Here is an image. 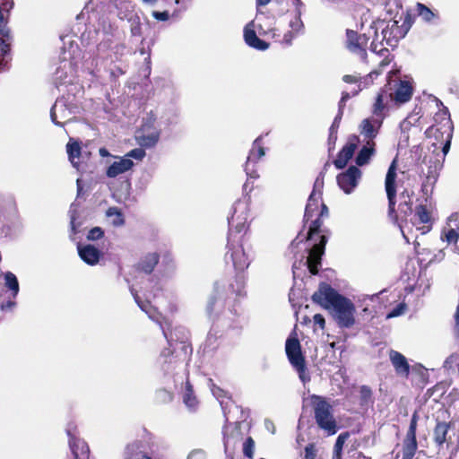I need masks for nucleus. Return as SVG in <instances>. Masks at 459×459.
Returning a JSON list of instances; mask_svg holds the SVG:
<instances>
[{
    "mask_svg": "<svg viewBox=\"0 0 459 459\" xmlns=\"http://www.w3.org/2000/svg\"><path fill=\"white\" fill-rule=\"evenodd\" d=\"M245 279L237 275L230 281L219 280L208 298L206 313L212 320H221L231 328H240L242 313L238 298L245 295Z\"/></svg>",
    "mask_w": 459,
    "mask_h": 459,
    "instance_id": "obj_1",
    "label": "nucleus"
},
{
    "mask_svg": "<svg viewBox=\"0 0 459 459\" xmlns=\"http://www.w3.org/2000/svg\"><path fill=\"white\" fill-rule=\"evenodd\" d=\"M312 300L324 308L331 310L339 327L351 328L354 325L356 313L354 304L329 284L320 283L318 290L312 295Z\"/></svg>",
    "mask_w": 459,
    "mask_h": 459,
    "instance_id": "obj_2",
    "label": "nucleus"
},
{
    "mask_svg": "<svg viewBox=\"0 0 459 459\" xmlns=\"http://www.w3.org/2000/svg\"><path fill=\"white\" fill-rule=\"evenodd\" d=\"M129 289L138 307L148 315L150 319L160 325L169 346L174 347L175 343H179L181 351L185 354H188V345L186 344L188 339L187 330L184 326H175L172 328L171 322L165 319L162 315L157 311V308L151 305L150 296H146V300H142L134 286H130Z\"/></svg>",
    "mask_w": 459,
    "mask_h": 459,
    "instance_id": "obj_3",
    "label": "nucleus"
},
{
    "mask_svg": "<svg viewBox=\"0 0 459 459\" xmlns=\"http://www.w3.org/2000/svg\"><path fill=\"white\" fill-rule=\"evenodd\" d=\"M245 235H237L234 232H229L227 252L225 260L227 263L230 260L234 269L237 271L235 276L242 275L243 272L248 268L254 258V252L250 247L245 243Z\"/></svg>",
    "mask_w": 459,
    "mask_h": 459,
    "instance_id": "obj_4",
    "label": "nucleus"
},
{
    "mask_svg": "<svg viewBox=\"0 0 459 459\" xmlns=\"http://www.w3.org/2000/svg\"><path fill=\"white\" fill-rule=\"evenodd\" d=\"M79 113L80 107L75 101V97L62 96L52 106L50 117L55 125L64 126L72 122Z\"/></svg>",
    "mask_w": 459,
    "mask_h": 459,
    "instance_id": "obj_5",
    "label": "nucleus"
},
{
    "mask_svg": "<svg viewBox=\"0 0 459 459\" xmlns=\"http://www.w3.org/2000/svg\"><path fill=\"white\" fill-rule=\"evenodd\" d=\"M249 198L244 197L236 201L228 218L230 232L245 235L248 230Z\"/></svg>",
    "mask_w": 459,
    "mask_h": 459,
    "instance_id": "obj_6",
    "label": "nucleus"
},
{
    "mask_svg": "<svg viewBox=\"0 0 459 459\" xmlns=\"http://www.w3.org/2000/svg\"><path fill=\"white\" fill-rule=\"evenodd\" d=\"M175 352L176 348L169 346L161 351L158 358L157 363L165 376H175L178 374V370H185L188 354H185L182 351L180 354H175Z\"/></svg>",
    "mask_w": 459,
    "mask_h": 459,
    "instance_id": "obj_7",
    "label": "nucleus"
},
{
    "mask_svg": "<svg viewBox=\"0 0 459 459\" xmlns=\"http://www.w3.org/2000/svg\"><path fill=\"white\" fill-rule=\"evenodd\" d=\"M312 399L317 401L315 403V418L318 427L328 435L335 434L337 425L332 413V406L320 396L313 395Z\"/></svg>",
    "mask_w": 459,
    "mask_h": 459,
    "instance_id": "obj_8",
    "label": "nucleus"
},
{
    "mask_svg": "<svg viewBox=\"0 0 459 459\" xmlns=\"http://www.w3.org/2000/svg\"><path fill=\"white\" fill-rule=\"evenodd\" d=\"M285 351L291 366L298 371L299 377L303 383L310 380L306 372V363L301 352L299 341L296 337H289L285 344Z\"/></svg>",
    "mask_w": 459,
    "mask_h": 459,
    "instance_id": "obj_9",
    "label": "nucleus"
},
{
    "mask_svg": "<svg viewBox=\"0 0 459 459\" xmlns=\"http://www.w3.org/2000/svg\"><path fill=\"white\" fill-rule=\"evenodd\" d=\"M156 116L151 112L143 119L141 127L135 132L138 143H157L160 139V130L155 126Z\"/></svg>",
    "mask_w": 459,
    "mask_h": 459,
    "instance_id": "obj_10",
    "label": "nucleus"
},
{
    "mask_svg": "<svg viewBox=\"0 0 459 459\" xmlns=\"http://www.w3.org/2000/svg\"><path fill=\"white\" fill-rule=\"evenodd\" d=\"M65 431L69 437V446L74 459H89V446L85 441L77 437L76 426L68 424Z\"/></svg>",
    "mask_w": 459,
    "mask_h": 459,
    "instance_id": "obj_11",
    "label": "nucleus"
},
{
    "mask_svg": "<svg viewBox=\"0 0 459 459\" xmlns=\"http://www.w3.org/2000/svg\"><path fill=\"white\" fill-rule=\"evenodd\" d=\"M361 175V170L358 167L351 166L345 172L337 176V184L345 194L349 195L357 187Z\"/></svg>",
    "mask_w": 459,
    "mask_h": 459,
    "instance_id": "obj_12",
    "label": "nucleus"
},
{
    "mask_svg": "<svg viewBox=\"0 0 459 459\" xmlns=\"http://www.w3.org/2000/svg\"><path fill=\"white\" fill-rule=\"evenodd\" d=\"M414 115L408 116L400 125V136L398 143H408L410 141H417L421 135V128L415 125L418 121Z\"/></svg>",
    "mask_w": 459,
    "mask_h": 459,
    "instance_id": "obj_13",
    "label": "nucleus"
},
{
    "mask_svg": "<svg viewBox=\"0 0 459 459\" xmlns=\"http://www.w3.org/2000/svg\"><path fill=\"white\" fill-rule=\"evenodd\" d=\"M326 242V237L321 235L319 236V242L314 244V246L308 249V255L305 264L311 274L315 275L318 273V268L321 265V257L325 253Z\"/></svg>",
    "mask_w": 459,
    "mask_h": 459,
    "instance_id": "obj_14",
    "label": "nucleus"
},
{
    "mask_svg": "<svg viewBox=\"0 0 459 459\" xmlns=\"http://www.w3.org/2000/svg\"><path fill=\"white\" fill-rule=\"evenodd\" d=\"M88 145H84L87 147ZM68 159L72 166L76 169L77 171L84 170V165L90 159L91 152L83 150V145H66Z\"/></svg>",
    "mask_w": 459,
    "mask_h": 459,
    "instance_id": "obj_15",
    "label": "nucleus"
},
{
    "mask_svg": "<svg viewBox=\"0 0 459 459\" xmlns=\"http://www.w3.org/2000/svg\"><path fill=\"white\" fill-rule=\"evenodd\" d=\"M264 154L265 150L262 145H254L249 151L245 165V171L248 178H257L259 177L255 165Z\"/></svg>",
    "mask_w": 459,
    "mask_h": 459,
    "instance_id": "obj_16",
    "label": "nucleus"
},
{
    "mask_svg": "<svg viewBox=\"0 0 459 459\" xmlns=\"http://www.w3.org/2000/svg\"><path fill=\"white\" fill-rule=\"evenodd\" d=\"M397 157H395L389 166L385 176V191L388 198V206H395V178H396Z\"/></svg>",
    "mask_w": 459,
    "mask_h": 459,
    "instance_id": "obj_17",
    "label": "nucleus"
},
{
    "mask_svg": "<svg viewBox=\"0 0 459 459\" xmlns=\"http://www.w3.org/2000/svg\"><path fill=\"white\" fill-rule=\"evenodd\" d=\"M77 249L80 258L89 265H96L101 257L100 250L93 245H79Z\"/></svg>",
    "mask_w": 459,
    "mask_h": 459,
    "instance_id": "obj_18",
    "label": "nucleus"
},
{
    "mask_svg": "<svg viewBox=\"0 0 459 459\" xmlns=\"http://www.w3.org/2000/svg\"><path fill=\"white\" fill-rule=\"evenodd\" d=\"M389 359L397 375L407 377L410 374V365L407 359L401 352L391 350Z\"/></svg>",
    "mask_w": 459,
    "mask_h": 459,
    "instance_id": "obj_19",
    "label": "nucleus"
},
{
    "mask_svg": "<svg viewBox=\"0 0 459 459\" xmlns=\"http://www.w3.org/2000/svg\"><path fill=\"white\" fill-rule=\"evenodd\" d=\"M382 35L386 45L390 47L396 46L399 39L406 36L402 35V29L398 25L397 21H393L391 25L387 24V26L382 30Z\"/></svg>",
    "mask_w": 459,
    "mask_h": 459,
    "instance_id": "obj_20",
    "label": "nucleus"
},
{
    "mask_svg": "<svg viewBox=\"0 0 459 459\" xmlns=\"http://www.w3.org/2000/svg\"><path fill=\"white\" fill-rule=\"evenodd\" d=\"M427 137L434 136L436 143H451L452 141V126H442L441 127L431 126L426 130Z\"/></svg>",
    "mask_w": 459,
    "mask_h": 459,
    "instance_id": "obj_21",
    "label": "nucleus"
},
{
    "mask_svg": "<svg viewBox=\"0 0 459 459\" xmlns=\"http://www.w3.org/2000/svg\"><path fill=\"white\" fill-rule=\"evenodd\" d=\"M413 92L411 84L407 81H400L394 92L389 94V97L393 99L396 103L403 104L408 102Z\"/></svg>",
    "mask_w": 459,
    "mask_h": 459,
    "instance_id": "obj_22",
    "label": "nucleus"
},
{
    "mask_svg": "<svg viewBox=\"0 0 459 459\" xmlns=\"http://www.w3.org/2000/svg\"><path fill=\"white\" fill-rule=\"evenodd\" d=\"M447 222H454L455 227L444 230L441 234V239L446 241L447 244H456L459 239V215L457 212L452 213L447 218Z\"/></svg>",
    "mask_w": 459,
    "mask_h": 459,
    "instance_id": "obj_23",
    "label": "nucleus"
},
{
    "mask_svg": "<svg viewBox=\"0 0 459 459\" xmlns=\"http://www.w3.org/2000/svg\"><path fill=\"white\" fill-rule=\"evenodd\" d=\"M381 125L382 121L380 118H367L362 121L360 134L368 139L367 143H370L369 141L377 136Z\"/></svg>",
    "mask_w": 459,
    "mask_h": 459,
    "instance_id": "obj_24",
    "label": "nucleus"
},
{
    "mask_svg": "<svg viewBox=\"0 0 459 459\" xmlns=\"http://www.w3.org/2000/svg\"><path fill=\"white\" fill-rule=\"evenodd\" d=\"M133 166V160L124 156L108 166L106 174L108 178H113L128 171Z\"/></svg>",
    "mask_w": 459,
    "mask_h": 459,
    "instance_id": "obj_25",
    "label": "nucleus"
},
{
    "mask_svg": "<svg viewBox=\"0 0 459 459\" xmlns=\"http://www.w3.org/2000/svg\"><path fill=\"white\" fill-rule=\"evenodd\" d=\"M247 24L244 29V39L247 45L257 50H265L269 48V43L261 39L253 29Z\"/></svg>",
    "mask_w": 459,
    "mask_h": 459,
    "instance_id": "obj_26",
    "label": "nucleus"
},
{
    "mask_svg": "<svg viewBox=\"0 0 459 459\" xmlns=\"http://www.w3.org/2000/svg\"><path fill=\"white\" fill-rule=\"evenodd\" d=\"M358 145H343L342 149L338 152L336 159L333 160V164L337 169H344L348 162L354 156Z\"/></svg>",
    "mask_w": 459,
    "mask_h": 459,
    "instance_id": "obj_27",
    "label": "nucleus"
},
{
    "mask_svg": "<svg viewBox=\"0 0 459 459\" xmlns=\"http://www.w3.org/2000/svg\"><path fill=\"white\" fill-rule=\"evenodd\" d=\"M160 256L157 253H149L143 256L137 264V270L150 274L159 263Z\"/></svg>",
    "mask_w": 459,
    "mask_h": 459,
    "instance_id": "obj_28",
    "label": "nucleus"
},
{
    "mask_svg": "<svg viewBox=\"0 0 459 459\" xmlns=\"http://www.w3.org/2000/svg\"><path fill=\"white\" fill-rule=\"evenodd\" d=\"M346 38L347 48L350 51L359 55L362 58H366V48L359 47L358 32L352 30H347Z\"/></svg>",
    "mask_w": 459,
    "mask_h": 459,
    "instance_id": "obj_29",
    "label": "nucleus"
},
{
    "mask_svg": "<svg viewBox=\"0 0 459 459\" xmlns=\"http://www.w3.org/2000/svg\"><path fill=\"white\" fill-rule=\"evenodd\" d=\"M451 423L445 421L437 422L434 431L433 439L437 446H442L447 440L446 436L450 429Z\"/></svg>",
    "mask_w": 459,
    "mask_h": 459,
    "instance_id": "obj_30",
    "label": "nucleus"
},
{
    "mask_svg": "<svg viewBox=\"0 0 459 459\" xmlns=\"http://www.w3.org/2000/svg\"><path fill=\"white\" fill-rule=\"evenodd\" d=\"M183 402L191 411H195L198 406L197 398L194 394L193 386L188 378H186L185 390L183 392Z\"/></svg>",
    "mask_w": 459,
    "mask_h": 459,
    "instance_id": "obj_31",
    "label": "nucleus"
},
{
    "mask_svg": "<svg viewBox=\"0 0 459 459\" xmlns=\"http://www.w3.org/2000/svg\"><path fill=\"white\" fill-rule=\"evenodd\" d=\"M416 12L418 16H420L421 20L427 23H432L435 20L439 19L437 12L432 11L422 3L416 4Z\"/></svg>",
    "mask_w": 459,
    "mask_h": 459,
    "instance_id": "obj_32",
    "label": "nucleus"
},
{
    "mask_svg": "<svg viewBox=\"0 0 459 459\" xmlns=\"http://www.w3.org/2000/svg\"><path fill=\"white\" fill-rule=\"evenodd\" d=\"M387 98V93L385 91H381L377 94L373 106V115L375 116V118H380L381 121H383L385 111L387 110V107L385 104V100Z\"/></svg>",
    "mask_w": 459,
    "mask_h": 459,
    "instance_id": "obj_33",
    "label": "nucleus"
},
{
    "mask_svg": "<svg viewBox=\"0 0 459 459\" xmlns=\"http://www.w3.org/2000/svg\"><path fill=\"white\" fill-rule=\"evenodd\" d=\"M417 450L416 437H408L403 443V459H412Z\"/></svg>",
    "mask_w": 459,
    "mask_h": 459,
    "instance_id": "obj_34",
    "label": "nucleus"
},
{
    "mask_svg": "<svg viewBox=\"0 0 459 459\" xmlns=\"http://www.w3.org/2000/svg\"><path fill=\"white\" fill-rule=\"evenodd\" d=\"M374 145H363V148L359 152L356 156L355 162L357 166H364L368 163L370 158L375 152Z\"/></svg>",
    "mask_w": 459,
    "mask_h": 459,
    "instance_id": "obj_35",
    "label": "nucleus"
},
{
    "mask_svg": "<svg viewBox=\"0 0 459 459\" xmlns=\"http://www.w3.org/2000/svg\"><path fill=\"white\" fill-rule=\"evenodd\" d=\"M349 437H350V433L347 431L341 433L337 437L335 444L333 446L332 459H342V448H343V446H344L346 440L349 438Z\"/></svg>",
    "mask_w": 459,
    "mask_h": 459,
    "instance_id": "obj_36",
    "label": "nucleus"
},
{
    "mask_svg": "<svg viewBox=\"0 0 459 459\" xmlns=\"http://www.w3.org/2000/svg\"><path fill=\"white\" fill-rule=\"evenodd\" d=\"M4 284L12 291L13 298H15L20 290L19 281L15 274L11 272H7L4 275Z\"/></svg>",
    "mask_w": 459,
    "mask_h": 459,
    "instance_id": "obj_37",
    "label": "nucleus"
},
{
    "mask_svg": "<svg viewBox=\"0 0 459 459\" xmlns=\"http://www.w3.org/2000/svg\"><path fill=\"white\" fill-rule=\"evenodd\" d=\"M320 198L321 197H318L316 193L310 194L307 204L306 205L304 215V218L307 221H308L313 217L314 212L317 209Z\"/></svg>",
    "mask_w": 459,
    "mask_h": 459,
    "instance_id": "obj_38",
    "label": "nucleus"
},
{
    "mask_svg": "<svg viewBox=\"0 0 459 459\" xmlns=\"http://www.w3.org/2000/svg\"><path fill=\"white\" fill-rule=\"evenodd\" d=\"M209 387L211 389V392L212 394V395L217 399V400H221V398L223 397H228L227 396V393L226 391H224L223 389H221L220 386H217L212 379H209ZM220 403H221V409L223 411V413H224V416L227 417V412H226V407H227V404L225 405L223 401H220Z\"/></svg>",
    "mask_w": 459,
    "mask_h": 459,
    "instance_id": "obj_39",
    "label": "nucleus"
},
{
    "mask_svg": "<svg viewBox=\"0 0 459 459\" xmlns=\"http://www.w3.org/2000/svg\"><path fill=\"white\" fill-rule=\"evenodd\" d=\"M450 146L451 145H442V148L440 149L437 145H431V147L434 148L432 152L435 153V156L434 160L430 158L429 162L434 163L435 165L442 163L450 150Z\"/></svg>",
    "mask_w": 459,
    "mask_h": 459,
    "instance_id": "obj_40",
    "label": "nucleus"
},
{
    "mask_svg": "<svg viewBox=\"0 0 459 459\" xmlns=\"http://www.w3.org/2000/svg\"><path fill=\"white\" fill-rule=\"evenodd\" d=\"M330 167V163L326 162L324 166L323 170L319 173V175L316 177L312 193H316L318 197H321L322 195V189L324 187V178L325 175V172L327 169Z\"/></svg>",
    "mask_w": 459,
    "mask_h": 459,
    "instance_id": "obj_41",
    "label": "nucleus"
},
{
    "mask_svg": "<svg viewBox=\"0 0 459 459\" xmlns=\"http://www.w3.org/2000/svg\"><path fill=\"white\" fill-rule=\"evenodd\" d=\"M106 215L109 218L115 217L112 221L114 226L119 227L125 224L124 216L117 207H109L106 212Z\"/></svg>",
    "mask_w": 459,
    "mask_h": 459,
    "instance_id": "obj_42",
    "label": "nucleus"
},
{
    "mask_svg": "<svg viewBox=\"0 0 459 459\" xmlns=\"http://www.w3.org/2000/svg\"><path fill=\"white\" fill-rule=\"evenodd\" d=\"M86 68L89 70L90 74L96 80V81H101L102 80V74L100 68H99V59L98 58H92L91 63L89 64L88 61H86Z\"/></svg>",
    "mask_w": 459,
    "mask_h": 459,
    "instance_id": "obj_43",
    "label": "nucleus"
},
{
    "mask_svg": "<svg viewBox=\"0 0 459 459\" xmlns=\"http://www.w3.org/2000/svg\"><path fill=\"white\" fill-rule=\"evenodd\" d=\"M415 216L420 223L429 224L431 223V216L425 205H419L416 207Z\"/></svg>",
    "mask_w": 459,
    "mask_h": 459,
    "instance_id": "obj_44",
    "label": "nucleus"
},
{
    "mask_svg": "<svg viewBox=\"0 0 459 459\" xmlns=\"http://www.w3.org/2000/svg\"><path fill=\"white\" fill-rule=\"evenodd\" d=\"M360 396V405L368 406L369 403H372V391L367 385H362L359 390Z\"/></svg>",
    "mask_w": 459,
    "mask_h": 459,
    "instance_id": "obj_45",
    "label": "nucleus"
},
{
    "mask_svg": "<svg viewBox=\"0 0 459 459\" xmlns=\"http://www.w3.org/2000/svg\"><path fill=\"white\" fill-rule=\"evenodd\" d=\"M141 447L142 444L140 442H134L128 445L125 450V459H128L127 455L134 458L140 456L142 455Z\"/></svg>",
    "mask_w": 459,
    "mask_h": 459,
    "instance_id": "obj_46",
    "label": "nucleus"
},
{
    "mask_svg": "<svg viewBox=\"0 0 459 459\" xmlns=\"http://www.w3.org/2000/svg\"><path fill=\"white\" fill-rule=\"evenodd\" d=\"M322 221L320 216H318L316 220L311 221V224L307 231V240H312L313 237L319 233Z\"/></svg>",
    "mask_w": 459,
    "mask_h": 459,
    "instance_id": "obj_47",
    "label": "nucleus"
},
{
    "mask_svg": "<svg viewBox=\"0 0 459 459\" xmlns=\"http://www.w3.org/2000/svg\"><path fill=\"white\" fill-rule=\"evenodd\" d=\"M108 74L112 86H117L118 84V77L123 75L125 74V71L121 67L115 65L114 67L109 68Z\"/></svg>",
    "mask_w": 459,
    "mask_h": 459,
    "instance_id": "obj_48",
    "label": "nucleus"
},
{
    "mask_svg": "<svg viewBox=\"0 0 459 459\" xmlns=\"http://www.w3.org/2000/svg\"><path fill=\"white\" fill-rule=\"evenodd\" d=\"M254 449H255V442H254L253 438L252 437L247 438V440L243 444V453H244L245 456H247L248 458H252L253 454H254Z\"/></svg>",
    "mask_w": 459,
    "mask_h": 459,
    "instance_id": "obj_49",
    "label": "nucleus"
},
{
    "mask_svg": "<svg viewBox=\"0 0 459 459\" xmlns=\"http://www.w3.org/2000/svg\"><path fill=\"white\" fill-rule=\"evenodd\" d=\"M129 22L131 23L132 36H140L142 34L140 18L138 16H134L131 18Z\"/></svg>",
    "mask_w": 459,
    "mask_h": 459,
    "instance_id": "obj_50",
    "label": "nucleus"
},
{
    "mask_svg": "<svg viewBox=\"0 0 459 459\" xmlns=\"http://www.w3.org/2000/svg\"><path fill=\"white\" fill-rule=\"evenodd\" d=\"M145 156V151L143 148H135L127 152L125 157L128 159H134L136 160H142Z\"/></svg>",
    "mask_w": 459,
    "mask_h": 459,
    "instance_id": "obj_51",
    "label": "nucleus"
},
{
    "mask_svg": "<svg viewBox=\"0 0 459 459\" xmlns=\"http://www.w3.org/2000/svg\"><path fill=\"white\" fill-rule=\"evenodd\" d=\"M10 33V30L7 28L6 22L4 21L2 7L0 6V36L9 39Z\"/></svg>",
    "mask_w": 459,
    "mask_h": 459,
    "instance_id": "obj_52",
    "label": "nucleus"
},
{
    "mask_svg": "<svg viewBox=\"0 0 459 459\" xmlns=\"http://www.w3.org/2000/svg\"><path fill=\"white\" fill-rule=\"evenodd\" d=\"M104 235V231L100 227L92 228L87 234V238L89 240H98L101 238Z\"/></svg>",
    "mask_w": 459,
    "mask_h": 459,
    "instance_id": "obj_53",
    "label": "nucleus"
},
{
    "mask_svg": "<svg viewBox=\"0 0 459 459\" xmlns=\"http://www.w3.org/2000/svg\"><path fill=\"white\" fill-rule=\"evenodd\" d=\"M413 18L411 14L407 13L403 24L400 26L402 29V35H406L413 24Z\"/></svg>",
    "mask_w": 459,
    "mask_h": 459,
    "instance_id": "obj_54",
    "label": "nucleus"
},
{
    "mask_svg": "<svg viewBox=\"0 0 459 459\" xmlns=\"http://www.w3.org/2000/svg\"><path fill=\"white\" fill-rule=\"evenodd\" d=\"M186 459H206V453L200 448L193 449L187 455Z\"/></svg>",
    "mask_w": 459,
    "mask_h": 459,
    "instance_id": "obj_55",
    "label": "nucleus"
},
{
    "mask_svg": "<svg viewBox=\"0 0 459 459\" xmlns=\"http://www.w3.org/2000/svg\"><path fill=\"white\" fill-rule=\"evenodd\" d=\"M304 457L306 459H315L316 456V449L314 444H308L305 447Z\"/></svg>",
    "mask_w": 459,
    "mask_h": 459,
    "instance_id": "obj_56",
    "label": "nucleus"
},
{
    "mask_svg": "<svg viewBox=\"0 0 459 459\" xmlns=\"http://www.w3.org/2000/svg\"><path fill=\"white\" fill-rule=\"evenodd\" d=\"M193 0H175L174 3L178 5L182 4L181 8L174 10L172 17L178 16L179 13L187 9V3H191Z\"/></svg>",
    "mask_w": 459,
    "mask_h": 459,
    "instance_id": "obj_57",
    "label": "nucleus"
},
{
    "mask_svg": "<svg viewBox=\"0 0 459 459\" xmlns=\"http://www.w3.org/2000/svg\"><path fill=\"white\" fill-rule=\"evenodd\" d=\"M228 429H229V427H226L225 430H224L223 441H224L225 452H227L231 446H234V442H233L234 438H233V437H231L228 434Z\"/></svg>",
    "mask_w": 459,
    "mask_h": 459,
    "instance_id": "obj_58",
    "label": "nucleus"
},
{
    "mask_svg": "<svg viewBox=\"0 0 459 459\" xmlns=\"http://www.w3.org/2000/svg\"><path fill=\"white\" fill-rule=\"evenodd\" d=\"M399 209H400L401 212L404 213V215L411 214L412 210H411V204L410 203V200L409 201L404 200L403 202H401L399 204Z\"/></svg>",
    "mask_w": 459,
    "mask_h": 459,
    "instance_id": "obj_59",
    "label": "nucleus"
},
{
    "mask_svg": "<svg viewBox=\"0 0 459 459\" xmlns=\"http://www.w3.org/2000/svg\"><path fill=\"white\" fill-rule=\"evenodd\" d=\"M152 16L154 19H156L158 21H162V22L168 21L169 18V14L168 11H164V12L154 11L152 13Z\"/></svg>",
    "mask_w": 459,
    "mask_h": 459,
    "instance_id": "obj_60",
    "label": "nucleus"
},
{
    "mask_svg": "<svg viewBox=\"0 0 459 459\" xmlns=\"http://www.w3.org/2000/svg\"><path fill=\"white\" fill-rule=\"evenodd\" d=\"M405 308L404 304H399L396 307H394L387 316L388 318L390 317H395L403 313V310Z\"/></svg>",
    "mask_w": 459,
    "mask_h": 459,
    "instance_id": "obj_61",
    "label": "nucleus"
},
{
    "mask_svg": "<svg viewBox=\"0 0 459 459\" xmlns=\"http://www.w3.org/2000/svg\"><path fill=\"white\" fill-rule=\"evenodd\" d=\"M300 17L301 16L296 15L295 20L290 22V26L291 27V29L296 31H299L303 27V22Z\"/></svg>",
    "mask_w": 459,
    "mask_h": 459,
    "instance_id": "obj_62",
    "label": "nucleus"
},
{
    "mask_svg": "<svg viewBox=\"0 0 459 459\" xmlns=\"http://www.w3.org/2000/svg\"><path fill=\"white\" fill-rule=\"evenodd\" d=\"M416 425H417L416 415L414 414L412 416V419L411 420V424L409 427V430L407 432L408 437H416Z\"/></svg>",
    "mask_w": 459,
    "mask_h": 459,
    "instance_id": "obj_63",
    "label": "nucleus"
},
{
    "mask_svg": "<svg viewBox=\"0 0 459 459\" xmlns=\"http://www.w3.org/2000/svg\"><path fill=\"white\" fill-rule=\"evenodd\" d=\"M313 321H314L315 325H317L320 328L323 329L325 327V317L321 314H316L313 316Z\"/></svg>",
    "mask_w": 459,
    "mask_h": 459,
    "instance_id": "obj_64",
    "label": "nucleus"
}]
</instances>
